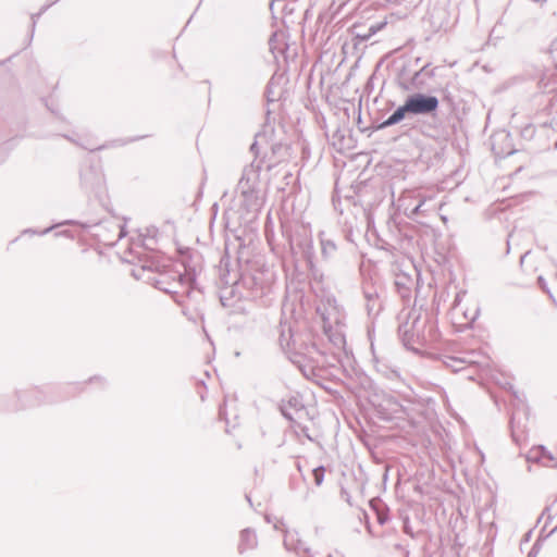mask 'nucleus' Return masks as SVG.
<instances>
[{
  "instance_id": "obj_6",
  "label": "nucleus",
  "mask_w": 557,
  "mask_h": 557,
  "mask_svg": "<svg viewBox=\"0 0 557 557\" xmlns=\"http://www.w3.org/2000/svg\"><path fill=\"white\" fill-rule=\"evenodd\" d=\"M263 133L267 135V139H263V144L260 146L259 150L270 148V153L264 152L262 158L259 157V160H264L263 165L270 171L278 163L286 160L288 157V147L281 143H270L269 134L265 131Z\"/></svg>"
},
{
  "instance_id": "obj_8",
  "label": "nucleus",
  "mask_w": 557,
  "mask_h": 557,
  "mask_svg": "<svg viewBox=\"0 0 557 557\" xmlns=\"http://www.w3.org/2000/svg\"><path fill=\"white\" fill-rule=\"evenodd\" d=\"M242 197V207L255 216L262 208L264 197L261 188H237Z\"/></svg>"
},
{
  "instance_id": "obj_12",
  "label": "nucleus",
  "mask_w": 557,
  "mask_h": 557,
  "mask_svg": "<svg viewBox=\"0 0 557 557\" xmlns=\"http://www.w3.org/2000/svg\"><path fill=\"white\" fill-rule=\"evenodd\" d=\"M278 344L280 348H290L297 344L294 330L290 323L281 322L278 326Z\"/></svg>"
},
{
  "instance_id": "obj_25",
  "label": "nucleus",
  "mask_w": 557,
  "mask_h": 557,
  "mask_svg": "<svg viewBox=\"0 0 557 557\" xmlns=\"http://www.w3.org/2000/svg\"><path fill=\"white\" fill-rule=\"evenodd\" d=\"M175 301H176L177 304H180L181 306L185 307V304H184V301H183V300H180V299L175 298Z\"/></svg>"
},
{
  "instance_id": "obj_26",
  "label": "nucleus",
  "mask_w": 557,
  "mask_h": 557,
  "mask_svg": "<svg viewBox=\"0 0 557 557\" xmlns=\"http://www.w3.org/2000/svg\"><path fill=\"white\" fill-rule=\"evenodd\" d=\"M50 230H51V227L46 228V230L42 232V234H47Z\"/></svg>"
},
{
  "instance_id": "obj_1",
  "label": "nucleus",
  "mask_w": 557,
  "mask_h": 557,
  "mask_svg": "<svg viewBox=\"0 0 557 557\" xmlns=\"http://www.w3.org/2000/svg\"><path fill=\"white\" fill-rule=\"evenodd\" d=\"M228 261L224 258L220 262L221 287L236 289L239 298L260 301L262 306H269L272 301L274 274L269 270L256 269L245 271L238 276L236 272L231 274L227 269Z\"/></svg>"
},
{
  "instance_id": "obj_15",
  "label": "nucleus",
  "mask_w": 557,
  "mask_h": 557,
  "mask_svg": "<svg viewBox=\"0 0 557 557\" xmlns=\"http://www.w3.org/2000/svg\"><path fill=\"white\" fill-rule=\"evenodd\" d=\"M336 251V245L331 239H321V252L325 259H330Z\"/></svg>"
},
{
  "instance_id": "obj_2",
  "label": "nucleus",
  "mask_w": 557,
  "mask_h": 557,
  "mask_svg": "<svg viewBox=\"0 0 557 557\" xmlns=\"http://www.w3.org/2000/svg\"><path fill=\"white\" fill-rule=\"evenodd\" d=\"M317 314L323 322V333L334 348H346V313L333 295L320 298L315 307Z\"/></svg>"
},
{
  "instance_id": "obj_9",
  "label": "nucleus",
  "mask_w": 557,
  "mask_h": 557,
  "mask_svg": "<svg viewBox=\"0 0 557 557\" xmlns=\"http://www.w3.org/2000/svg\"><path fill=\"white\" fill-rule=\"evenodd\" d=\"M363 297L366 300V310L370 318L379 315L383 308V302L379 289L372 284H364Z\"/></svg>"
},
{
  "instance_id": "obj_20",
  "label": "nucleus",
  "mask_w": 557,
  "mask_h": 557,
  "mask_svg": "<svg viewBox=\"0 0 557 557\" xmlns=\"http://www.w3.org/2000/svg\"><path fill=\"white\" fill-rule=\"evenodd\" d=\"M386 5H404L405 8L411 7L417 0H381Z\"/></svg>"
},
{
  "instance_id": "obj_11",
  "label": "nucleus",
  "mask_w": 557,
  "mask_h": 557,
  "mask_svg": "<svg viewBox=\"0 0 557 557\" xmlns=\"http://www.w3.org/2000/svg\"><path fill=\"white\" fill-rule=\"evenodd\" d=\"M290 250L294 255L301 253L302 258L311 263L312 258L314 256L313 243L309 237H304L298 240L295 245L293 240H290Z\"/></svg>"
},
{
  "instance_id": "obj_21",
  "label": "nucleus",
  "mask_w": 557,
  "mask_h": 557,
  "mask_svg": "<svg viewBox=\"0 0 557 557\" xmlns=\"http://www.w3.org/2000/svg\"><path fill=\"white\" fill-rule=\"evenodd\" d=\"M313 476H314V482L317 485H320L323 481V478H324V469L323 468H317L313 470Z\"/></svg>"
},
{
  "instance_id": "obj_13",
  "label": "nucleus",
  "mask_w": 557,
  "mask_h": 557,
  "mask_svg": "<svg viewBox=\"0 0 557 557\" xmlns=\"http://www.w3.org/2000/svg\"><path fill=\"white\" fill-rule=\"evenodd\" d=\"M102 182V175L95 168L89 166L81 173V183L89 189L97 188Z\"/></svg>"
},
{
  "instance_id": "obj_7",
  "label": "nucleus",
  "mask_w": 557,
  "mask_h": 557,
  "mask_svg": "<svg viewBox=\"0 0 557 557\" xmlns=\"http://www.w3.org/2000/svg\"><path fill=\"white\" fill-rule=\"evenodd\" d=\"M478 308H473L470 311L463 310V308L460 306V295H456L455 301L449 310V317L454 326L459 330L472 326L478 317Z\"/></svg>"
},
{
  "instance_id": "obj_24",
  "label": "nucleus",
  "mask_w": 557,
  "mask_h": 557,
  "mask_svg": "<svg viewBox=\"0 0 557 557\" xmlns=\"http://www.w3.org/2000/svg\"><path fill=\"white\" fill-rule=\"evenodd\" d=\"M160 289H163L165 293H174V294H177V292H172L171 289H168V288H161L159 287Z\"/></svg>"
},
{
  "instance_id": "obj_17",
  "label": "nucleus",
  "mask_w": 557,
  "mask_h": 557,
  "mask_svg": "<svg viewBox=\"0 0 557 557\" xmlns=\"http://www.w3.org/2000/svg\"><path fill=\"white\" fill-rule=\"evenodd\" d=\"M444 362L448 368H451L454 371H457V370L462 369V364L465 363V360H462L459 357L449 355V356H445Z\"/></svg>"
},
{
  "instance_id": "obj_27",
  "label": "nucleus",
  "mask_w": 557,
  "mask_h": 557,
  "mask_svg": "<svg viewBox=\"0 0 557 557\" xmlns=\"http://www.w3.org/2000/svg\"><path fill=\"white\" fill-rule=\"evenodd\" d=\"M486 129H487V121L485 122L483 131H486Z\"/></svg>"
},
{
  "instance_id": "obj_4",
  "label": "nucleus",
  "mask_w": 557,
  "mask_h": 557,
  "mask_svg": "<svg viewBox=\"0 0 557 557\" xmlns=\"http://www.w3.org/2000/svg\"><path fill=\"white\" fill-rule=\"evenodd\" d=\"M423 23L434 33L447 30L451 25L447 4L443 1L430 0Z\"/></svg>"
},
{
  "instance_id": "obj_28",
  "label": "nucleus",
  "mask_w": 557,
  "mask_h": 557,
  "mask_svg": "<svg viewBox=\"0 0 557 557\" xmlns=\"http://www.w3.org/2000/svg\"><path fill=\"white\" fill-rule=\"evenodd\" d=\"M58 0H54V2H57Z\"/></svg>"
},
{
  "instance_id": "obj_19",
  "label": "nucleus",
  "mask_w": 557,
  "mask_h": 557,
  "mask_svg": "<svg viewBox=\"0 0 557 557\" xmlns=\"http://www.w3.org/2000/svg\"><path fill=\"white\" fill-rule=\"evenodd\" d=\"M376 29L377 27L373 25L370 26L367 32H358L357 27H354V34L356 38L360 39L361 41H366L376 32Z\"/></svg>"
},
{
  "instance_id": "obj_16",
  "label": "nucleus",
  "mask_w": 557,
  "mask_h": 557,
  "mask_svg": "<svg viewBox=\"0 0 557 557\" xmlns=\"http://www.w3.org/2000/svg\"><path fill=\"white\" fill-rule=\"evenodd\" d=\"M243 547L242 550L251 548L256 545V535L250 531H244L240 534Z\"/></svg>"
},
{
  "instance_id": "obj_14",
  "label": "nucleus",
  "mask_w": 557,
  "mask_h": 557,
  "mask_svg": "<svg viewBox=\"0 0 557 557\" xmlns=\"http://www.w3.org/2000/svg\"><path fill=\"white\" fill-rule=\"evenodd\" d=\"M407 115H410V114H409V110H408L406 102H404V104L399 106L385 121H383L377 126V128L383 129V128L389 127L392 125L398 124Z\"/></svg>"
},
{
  "instance_id": "obj_3",
  "label": "nucleus",
  "mask_w": 557,
  "mask_h": 557,
  "mask_svg": "<svg viewBox=\"0 0 557 557\" xmlns=\"http://www.w3.org/2000/svg\"><path fill=\"white\" fill-rule=\"evenodd\" d=\"M263 139H267V135L264 133L256 134L255 141L250 146V151L255 154V159L249 165L245 166L237 188H260V171L263 166L264 160H259V148L263 144Z\"/></svg>"
},
{
  "instance_id": "obj_5",
  "label": "nucleus",
  "mask_w": 557,
  "mask_h": 557,
  "mask_svg": "<svg viewBox=\"0 0 557 557\" xmlns=\"http://www.w3.org/2000/svg\"><path fill=\"white\" fill-rule=\"evenodd\" d=\"M410 115H429L437 111L438 98L432 95L417 92L405 100Z\"/></svg>"
},
{
  "instance_id": "obj_18",
  "label": "nucleus",
  "mask_w": 557,
  "mask_h": 557,
  "mask_svg": "<svg viewBox=\"0 0 557 557\" xmlns=\"http://www.w3.org/2000/svg\"><path fill=\"white\" fill-rule=\"evenodd\" d=\"M180 281H181L182 285H184V284L187 285L186 286V290L184 292V294H186V298L189 299L195 293L200 294L199 290L195 292L193 286H191L195 283L194 278L180 275Z\"/></svg>"
},
{
  "instance_id": "obj_22",
  "label": "nucleus",
  "mask_w": 557,
  "mask_h": 557,
  "mask_svg": "<svg viewBox=\"0 0 557 557\" xmlns=\"http://www.w3.org/2000/svg\"><path fill=\"white\" fill-rule=\"evenodd\" d=\"M53 2L48 3L41 8V10L37 14H32V22H33V28L36 25L37 20L40 17V15L50 7Z\"/></svg>"
},
{
  "instance_id": "obj_23",
  "label": "nucleus",
  "mask_w": 557,
  "mask_h": 557,
  "mask_svg": "<svg viewBox=\"0 0 557 557\" xmlns=\"http://www.w3.org/2000/svg\"><path fill=\"white\" fill-rule=\"evenodd\" d=\"M423 202H420L413 210V213H418L420 211V208L422 207Z\"/></svg>"
},
{
  "instance_id": "obj_10",
  "label": "nucleus",
  "mask_w": 557,
  "mask_h": 557,
  "mask_svg": "<svg viewBox=\"0 0 557 557\" xmlns=\"http://www.w3.org/2000/svg\"><path fill=\"white\" fill-rule=\"evenodd\" d=\"M434 76V69H430V65L426 64L417 71L413 76L410 78L409 85H403L405 89H424L426 87L428 81Z\"/></svg>"
}]
</instances>
